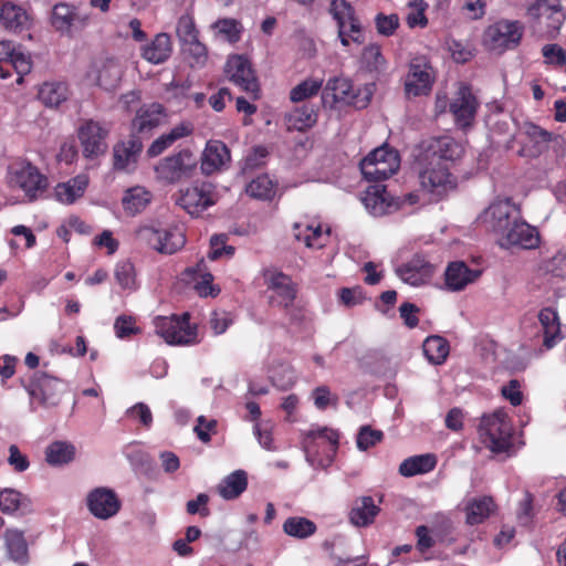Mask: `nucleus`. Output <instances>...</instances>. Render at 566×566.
Masks as SVG:
<instances>
[{"label":"nucleus","instance_id":"f257e3e1","mask_svg":"<svg viewBox=\"0 0 566 566\" xmlns=\"http://www.w3.org/2000/svg\"><path fill=\"white\" fill-rule=\"evenodd\" d=\"M417 160L419 179L423 189L442 196L453 187L448 163L460 159L463 146L450 136L430 137L419 144Z\"/></svg>","mask_w":566,"mask_h":566},{"label":"nucleus","instance_id":"f03ea898","mask_svg":"<svg viewBox=\"0 0 566 566\" xmlns=\"http://www.w3.org/2000/svg\"><path fill=\"white\" fill-rule=\"evenodd\" d=\"M480 437L493 453L507 452L512 448V426L507 415L496 410L483 416L479 426Z\"/></svg>","mask_w":566,"mask_h":566},{"label":"nucleus","instance_id":"7ed1b4c3","mask_svg":"<svg viewBox=\"0 0 566 566\" xmlns=\"http://www.w3.org/2000/svg\"><path fill=\"white\" fill-rule=\"evenodd\" d=\"M528 15L538 27L541 35L555 40L566 20V9L562 0H535L527 9Z\"/></svg>","mask_w":566,"mask_h":566},{"label":"nucleus","instance_id":"20e7f679","mask_svg":"<svg viewBox=\"0 0 566 566\" xmlns=\"http://www.w3.org/2000/svg\"><path fill=\"white\" fill-rule=\"evenodd\" d=\"M399 155L387 145L371 150L359 164L361 175L367 181H382L391 177L399 168Z\"/></svg>","mask_w":566,"mask_h":566},{"label":"nucleus","instance_id":"39448f33","mask_svg":"<svg viewBox=\"0 0 566 566\" xmlns=\"http://www.w3.org/2000/svg\"><path fill=\"white\" fill-rule=\"evenodd\" d=\"M371 98V91L367 87L355 90L352 82L346 77L329 78L323 90L322 101L324 104L343 102L358 109L367 107Z\"/></svg>","mask_w":566,"mask_h":566},{"label":"nucleus","instance_id":"423d86ee","mask_svg":"<svg viewBox=\"0 0 566 566\" xmlns=\"http://www.w3.org/2000/svg\"><path fill=\"white\" fill-rule=\"evenodd\" d=\"M523 33L524 27L520 21L503 19L485 29L483 42L489 50L501 53L517 48Z\"/></svg>","mask_w":566,"mask_h":566},{"label":"nucleus","instance_id":"0eeeda50","mask_svg":"<svg viewBox=\"0 0 566 566\" xmlns=\"http://www.w3.org/2000/svg\"><path fill=\"white\" fill-rule=\"evenodd\" d=\"M88 22V12L82 10L78 6L59 2L52 8L50 23L56 32L63 35L74 36L83 31Z\"/></svg>","mask_w":566,"mask_h":566},{"label":"nucleus","instance_id":"6e6552de","mask_svg":"<svg viewBox=\"0 0 566 566\" xmlns=\"http://www.w3.org/2000/svg\"><path fill=\"white\" fill-rule=\"evenodd\" d=\"M197 167V158L188 149H181L177 154L167 156L158 161L155 171L159 179L167 184H176L182 178L191 176Z\"/></svg>","mask_w":566,"mask_h":566},{"label":"nucleus","instance_id":"1a4fd4ad","mask_svg":"<svg viewBox=\"0 0 566 566\" xmlns=\"http://www.w3.org/2000/svg\"><path fill=\"white\" fill-rule=\"evenodd\" d=\"M25 389L31 398L39 400L43 407L51 408L60 403L66 385L44 371H35Z\"/></svg>","mask_w":566,"mask_h":566},{"label":"nucleus","instance_id":"9d476101","mask_svg":"<svg viewBox=\"0 0 566 566\" xmlns=\"http://www.w3.org/2000/svg\"><path fill=\"white\" fill-rule=\"evenodd\" d=\"M188 319V313H185L181 319L176 317H157V334L171 345L195 344L197 331L195 326L189 325Z\"/></svg>","mask_w":566,"mask_h":566},{"label":"nucleus","instance_id":"9b49d317","mask_svg":"<svg viewBox=\"0 0 566 566\" xmlns=\"http://www.w3.org/2000/svg\"><path fill=\"white\" fill-rule=\"evenodd\" d=\"M224 72L229 80L247 93L256 98L259 83L251 62L244 55H232L228 59Z\"/></svg>","mask_w":566,"mask_h":566},{"label":"nucleus","instance_id":"f8f14e48","mask_svg":"<svg viewBox=\"0 0 566 566\" xmlns=\"http://www.w3.org/2000/svg\"><path fill=\"white\" fill-rule=\"evenodd\" d=\"M213 186L202 182L180 191L176 203L191 216H199L202 211L214 205Z\"/></svg>","mask_w":566,"mask_h":566},{"label":"nucleus","instance_id":"ddd939ff","mask_svg":"<svg viewBox=\"0 0 566 566\" xmlns=\"http://www.w3.org/2000/svg\"><path fill=\"white\" fill-rule=\"evenodd\" d=\"M86 505L96 518L108 520L119 512L122 503L114 490L101 486L87 494Z\"/></svg>","mask_w":566,"mask_h":566},{"label":"nucleus","instance_id":"4468645a","mask_svg":"<svg viewBox=\"0 0 566 566\" xmlns=\"http://www.w3.org/2000/svg\"><path fill=\"white\" fill-rule=\"evenodd\" d=\"M431 67L424 59H415L409 65L405 81V92L408 97L428 95L433 84Z\"/></svg>","mask_w":566,"mask_h":566},{"label":"nucleus","instance_id":"2eb2a0df","mask_svg":"<svg viewBox=\"0 0 566 566\" xmlns=\"http://www.w3.org/2000/svg\"><path fill=\"white\" fill-rule=\"evenodd\" d=\"M107 129L97 122L87 120L78 128V139L85 158H96L107 149Z\"/></svg>","mask_w":566,"mask_h":566},{"label":"nucleus","instance_id":"dca6fc26","mask_svg":"<svg viewBox=\"0 0 566 566\" xmlns=\"http://www.w3.org/2000/svg\"><path fill=\"white\" fill-rule=\"evenodd\" d=\"M12 182L21 188L29 200L41 196L48 187V179L30 163L21 164L13 171Z\"/></svg>","mask_w":566,"mask_h":566},{"label":"nucleus","instance_id":"f3484780","mask_svg":"<svg viewBox=\"0 0 566 566\" xmlns=\"http://www.w3.org/2000/svg\"><path fill=\"white\" fill-rule=\"evenodd\" d=\"M501 235L500 243L505 248L516 245L523 249H532L538 243L536 229L518 218L514 219L513 223Z\"/></svg>","mask_w":566,"mask_h":566},{"label":"nucleus","instance_id":"a211bd4d","mask_svg":"<svg viewBox=\"0 0 566 566\" xmlns=\"http://www.w3.org/2000/svg\"><path fill=\"white\" fill-rule=\"evenodd\" d=\"M478 102L471 90L467 85H461L455 97L449 105L450 112L454 116L457 124L467 127L473 120L476 113Z\"/></svg>","mask_w":566,"mask_h":566},{"label":"nucleus","instance_id":"6ab92c4d","mask_svg":"<svg viewBox=\"0 0 566 566\" xmlns=\"http://www.w3.org/2000/svg\"><path fill=\"white\" fill-rule=\"evenodd\" d=\"M329 13L337 22V27H346L349 23V32L354 33L352 36L353 42L357 44L364 43L361 34V25L356 15V11L347 0H332L329 4Z\"/></svg>","mask_w":566,"mask_h":566},{"label":"nucleus","instance_id":"aec40b11","mask_svg":"<svg viewBox=\"0 0 566 566\" xmlns=\"http://www.w3.org/2000/svg\"><path fill=\"white\" fill-rule=\"evenodd\" d=\"M432 273V265L423 256L418 254L396 269V274L405 283L412 286L424 284L430 280Z\"/></svg>","mask_w":566,"mask_h":566},{"label":"nucleus","instance_id":"412c9836","mask_svg":"<svg viewBox=\"0 0 566 566\" xmlns=\"http://www.w3.org/2000/svg\"><path fill=\"white\" fill-rule=\"evenodd\" d=\"M491 229L502 234L520 217V211L510 200L493 202L484 212Z\"/></svg>","mask_w":566,"mask_h":566},{"label":"nucleus","instance_id":"4be33fe9","mask_svg":"<svg viewBox=\"0 0 566 566\" xmlns=\"http://www.w3.org/2000/svg\"><path fill=\"white\" fill-rule=\"evenodd\" d=\"M480 275V270L470 269L463 261L451 262L444 271L446 287L451 292L462 291Z\"/></svg>","mask_w":566,"mask_h":566},{"label":"nucleus","instance_id":"5701e85b","mask_svg":"<svg viewBox=\"0 0 566 566\" xmlns=\"http://www.w3.org/2000/svg\"><path fill=\"white\" fill-rule=\"evenodd\" d=\"M230 161V150L221 140H209L201 156L200 169L209 176Z\"/></svg>","mask_w":566,"mask_h":566},{"label":"nucleus","instance_id":"b1692460","mask_svg":"<svg viewBox=\"0 0 566 566\" xmlns=\"http://www.w3.org/2000/svg\"><path fill=\"white\" fill-rule=\"evenodd\" d=\"M182 275L187 283H193V287L200 296H217L220 292V289L212 285L213 275L208 271L203 259L195 266L187 268Z\"/></svg>","mask_w":566,"mask_h":566},{"label":"nucleus","instance_id":"393cba45","mask_svg":"<svg viewBox=\"0 0 566 566\" xmlns=\"http://www.w3.org/2000/svg\"><path fill=\"white\" fill-rule=\"evenodd\" d=\"M143 149L139 137L132 135L127 142L114 146V168L117 170H130L135 167L138 156Z\"/></svg>","mask_w":566,"mask_h":566},{"label":"nucleus","instance_id":"a878e982","mask_svg":"<svg viewBox=\"0 0 566 566\" xmlns=\"http://www.w3.org/2000/svg\"><path fill=\"white\" fill-rule=\"evenodd\" d=\"M160 232L161 229L145 226L138 229L137 237L142 242L148 244L154 250L164 254H172L185 245L186 239L184 233H175L171 235L172 241L170 244L163 247Z\"/></svg>","mask_w":566,"mask_h":566},{"label":"nucleus","instance_id":"bb28decb","mask_svg":"<svg viewBox=\"0 0 566 566\" xmlns=\"http://www.w3.org/2000/svg\"><path fill=\"white\" fill-rule=\"evenodd\" d=\"M269 289L272 291L270 302L273 305L289 307L296 297V289L291 279L283 273H274L269 281Z\"/></svg>","mask_w":566,"mask_h":566},{"label":"nucleus","instance_id":"cd10ccee","mask_svg":"<svg viewBox=\"0 0 566 566\" xmlns=\"http://www.w3.org/2000/svg\"><path fill=\"white\" fill-rule=\"evenodd\" d=\"M525 135L528 138V144H525L520 150L521 157H537L548 147L552 140V134L535 124H527L525 127Z\"/></svg>","mask_w":566,"mask_h":566},{"label":"nucleus","instance_id":"c85d7f7f","mask_svg":"<svg viewBox=\"0 0 566 566\" xmlns=\"http://www.w3.org/2000/svg\"><path fill=\"white\" fill-rule=\"evenodd\" d=\"M165 108L159 103L145 105L137 111L133 120V129L139 134L149 133L163 124Z\"/></svg>","mask_w":566,"mask_h":566},{"label":"nucleus","instance_id":"c756f323","mask_svg":"<svg viewBox=\"0 0 566 566\" xmlns=\"http://www.w3.org/2000/svg\"><path fill=\"white\" fill-rule=\"evenodd\" d=\"M380 507L375 503L371 496L357 497L349 511V521L357 527H366L374 523L379 514Z\"/></svg>","mask_w":566,"mask_h":566},{"label":"nucleus","instance_id":"7c9ffc66","mask_svg":"<svg viewBox=\"0 0 566 566\" xmlns=\"http://www.w3.org/2000/svg\"><path fill=\"white\" fill-rule=\"evenodd\" d=\"M0 22L3 28L14 33L28 30L31 20L27 11L12 2H6L0 10Z\"/></svg>","mask_w":566,"mask_h":566},{"label":"nucleus","instance_id":"2f4dec72","mask_svg":"<svg viewBox=\"0 0 566 566\" xmlns=\"http://www.w3.org/2000/svg\"><path fill=\"white\" fill-rule=\"evenodd\" d=\"M392 197L385 186L374 185L368 187L364 203L374 216H382L394 211Z\"/></svg>","mask_w":566,"mask_h":566},{"label":"nucleus","instance_id":"473e14b6","mask_svg":"<svg viewBox=\"0 0 566 566\" xmlns=\"http://www.w3.org/2000/svg\"><path fill=\"white\" fill-rule=\"evenodd\" d=\"M538 321L544 331L543 345L551 349L563 339L558 314L552 307H544L538 313Z\"/></svg>","mask_w":566,"mask_h":566},{"label":"nucleus","instance_id":"72a5a7b5","mask_svg":"<svg viewBox=\"0 0 566 566\" xmlns=\"http://www.w3.org/2000/svg\"><path fill=\"white\" fill-rule=\"evenodd\" d=\"M193 127L190 123L182 122L170 129L169 133L160 135L156 138L149 148L147 155L156 157L163 154L166 149L171 147L177 140L191 135Z\"/></svg>","mask_w":566,"mask_h":566},{"label":"nucleus","instance_id":"f704fd0d","mask_svg":"<svg viewBox=\"0 0 566 566\" xmlns=\"http://www.w3.org/2000/svg\"><path fill=\"white\" fill-rule=\"evenodd\" d=\"M4 542L9 559L19 565L29 563L28 543L22 531L7 530Z\"/></svg>","mask_w":566,"mask_h":566},{"label":"nucleus","instance_id":"c9c22d12","mask_svg":"<svg viewBox=\"0 0 566 566\" xmlns=\"http://www.w3.org/2000/svg\"><path fill=\"white\" fill-rule=\"evenodd\" d=\"M248 486V474L243 470H237L227 475L217 486L219 495L224 500L239 497Z\"/></svg>","mask_w":566,"mask_h":566},{"label":"nucleus","instance_id":"e433bc0d","mask_svg":"<svg viewBox=\"0 0 566 566\" xmlns=\"http://www.w3.org/2000/svg\"><path fill=\"white\" fill-rule=\"evenodd\" d=\"M76 449L69 441H53L45 448V461L51 467H63L75 458Z\"/></svg>","mask_w":566,"mask_h":566},{"label":"nucleus","instance_id":"4c0bfd02","mask_svg":"<svg viewBox=\"0 0 566 566\" xmlns=\"http://www.w3.org/2000/svg\"><path fill=\"white\" fill-rule=\"evenodd\" d=\"M0 511L4 514H27L31 512V501L14 489H4L0 492Z\"/></svg>","mask_w":566,"mask_h":566},{"label":"nucleus","instance_id":"58836bf2","mask_svg":"<svg viewBox=\"0 0 566 566\" xmlns=\"http://www.w3.org/2000/svg\"><path fill=\"white\" fill-rule=\"evenodd\" d=\"M88 185V178L85 175H78L67 182L59 184L55 187V197L63 203H73L82 197Z\"/></svg>","mask_w":566,"mask_h":566},{"label":"nucleus","instance_id":"ea45409f","mask_svg":"<svg viewBox=\"0 0 566 566\" xmlns=\"http://www.w3.org/2000/svg\"><path fill=\"white\" fill-rule=\"evenodd\" d=\"M324 438L332 444L333 452H336L338 446V433L327 427H323L316 430H310L303 441V449L305 452L306 461L314 465L315 462V439Z\"/></svg>","mask_w":566,"mask_h":566},{"label":"nucleus","instance_id":"a19ab883","mask_svg":"<svg viewBox=\"0 0 566 566\" xmlns=\"http://www.w3.org/2000/svg\"><path fill=\"white\" fill-rule=\"evenodd\" d=\"M286 120L289 129L304 132L315 125L317 114L312 105L303 104L291 111L286 116Z\"/></svg>","mask_w":566,"mask_h":566},{"label":"nucleus","instance_id":"79ce46f5","mask_svg":"<svg viewBox=\"0 0 566 566\" xmlns=\"http://www.w3.org/2000/svg\"><path fill=\"white\" fill-rule=\"evenodd\" d=\"M437 464L436 457L433 454H420L410 457L403 460L399 465V473L402 476H413L430 472Z\"/></svg>","mask_w":566,"mask_h":566},{"label":"nucleus","instance_id":"37998d69","mask_svg":"<svg viewBox=\"0 0 566 566\" xmlns=\"http://www.w3.org/2000/svg\"><path fill=\"white\" fill-rule=\"evenodd\" d=\"M171 53L170 36L167 33H159L155 36L151 44L143 50V56L147 61L159 64L165 62Z\"/></svg>","mask_w":566,"mask_h":566},{"label":"nucleus","instance_id":"c03bdc74","mask_svg":"<svg viewBox=\"0 0 566 566\" xmlns=\"http://www.w3.org/2000/svg\"><path fill=\"white\" fill-rule=\"evenodd\" d=\"M122 75L120 64L114 59H108L98 71L97 83L105 91H114L118 87Z\"/></svg>","mask_w":566,"mask_h":566},{"label":"nucleus","instance_id":"a18cd8bd","mask_svg":"<svg viewBox=\"0 0 566 566\" xmlns=\"http://www.w3.org/2000/svg\"><path fill=\"white\" fill-rule=\"evenodd\" d=\"M67 96L66 84L60 82L44 83L38 94L39 99L48 107H57L67 99Z\"/></svg>","mask_w":566,"mask_h":566},{"label":"nucleus","instance_id":"49530a36","mask_svg":"<svg viewBox=\"0 0 566 566\" xmlns=\"http://www.w3.org/2000/svg\"><path fill=\"white\" fill-rule=\"evenodd\" d=\"M423 354L433 365H441L449 355V343L441 336L427 337L423 343Z\"/></svg>","mask_w":566,"mask_h":566},{"label":"nucleus","instance_id":"de8ad7c7","mask_svg":"<svg viewBox=\"0 0 566 566\" xmlns=\"http://www.w3.org/2000/svg\"><path fill=\"white\" fill-rule=\"evenodd\" d=\"M493 509L494 503L490 496L472 500L465 507L467 523L470 525L482 523L486 517H489Z\"/></svg>","mask_w":566,"mask_h":566},{"label":"nucleus","instance_id":"09e8293b","mask_svg":"<svg viewBox=\"0 0 566 566\" xmlns=\"http://www.w3.org/2000/svg\"><path fill=\"white\" fill-rule=\"evenodd\" d=\"M150 201V195L144 188L135 187L126 191L123 207L130 214L139 213Z\"/></svg>","mask_w":566,"mask_h":566},{"label":"nucleus","instance_id":"8fccbe9b","mask_svg":"<svg viewBox=\"0 0 566 566\" xmlns=\"http://www.w3.org/2000/svg\"><path fill=\"white\" fill-rule=\"evenodd\" d=\"M283 531L292 537L306 538L316 532V525L306 517L294 516L284 522Z\"/></svg>","mask_w":566,"mask_h":566},{"label":"nucleus","instance_id":"3c124183","mask_svg":"<svg viewBox=\"0 0 566 566\" xmlns=\"http://www.w3.org/2000/svg\"><path fill=\"white\" fill-rule=\"evenodd\" d=\"M245 192L259 200H271L274 195V186L268 175H261L253 179L245 188Z\"/></svg>","mask_w":566,"mask_h":566},{"label":"nucleus","instance_id":"603ef678","mask_svg":"<svg viewBox=\"0 0 566 566\" xmlns=\"http://www.w3.org/2000/svg\"><path fill=\"white\" fill-rule=\"evenodd\" d=\"M8 65L15 71L18 74L17 83L21 84L23 76L29 74L32 70L31 55L25 52L21 45H18Z\"/></svg>","mask_w":566,"mask_h":566},{"label":"nucleus","instance_id":"864d4df0","mask_svg":"<svg viewBox=\"0 0 566 566\" xmlns=\"http://www.w3.org/2000/svg\"><path fill=\"white\" fill-rule=\"evenodd\" d=\"M322 87V81L305 80L292 88L290 98L294 103L305 101L316 95Z\"/></svg>","mask_w":566,"mask_h":566},{"label":"nucleus","instance_id":"5fc2aeb1","mask_svg":"<svg viewBox=\"0 0 566 566\" xmlns=\"http://www.w3.org/2000/svg\"><path fill=\"white\" fill-rule=\"evenodd\" d=\"M382 438V431L371 429L370 426H363L357 434V448L360 451H366L380 442Z\"/></svg>","mask_w":566,"mask_h":566},{"label":"nucleus","instance_id":"6e6d98bb","mask_svg":"<svg viewBox=\"0 0 566 566\" xmlns=\"http://www.w3.org/2000/svg\"><path fill=\"white\" fill-rule=\"evenodd\" d=\"M361 62L369 71H379L385 66V57L376 44L366 46L361 54Z\"/></svg>","mask_w":566,"mask_h":566},{"label":"nucleus","instance_id":"4d7b16f0","mask_svg":"<svg viewBox=\"0 0 566 566\" xmlns=\"http://www.w3.org/2000/svg\"><path fill=\"white\" fill-rule=\"evenodd\" d=\"M212 28L224 36L231 43L239 41L240 39V24L234 19H221L212 24Z\"/></svg>","mask_w":566,"mask_h":566},{"label":"nucleus","instance_id":"13d9d810","mask_svg":"<svg viewBox=\"0 0 566 566\" xmlns=\"http://www.w3.org/2000/svg\"><path fill=\"white\" fill-rule=\"evenodd\" d=\"M115 279L123 289L135 286V269L130 261L118 262L115 269Z\"/></svg>","mask_w":566,"mask_h":566},{"label":"nucleus","instance_id":"bf43d9fd","mask_svg":"<svg viewBox=\"0 0 566 566\" xmlns=\"http://www.w3.org/2000/svg\"><path fill=\"white\" fill-rule=\"evenodd\" d=\"M176 32L182 44L198 39V31L196 29L195 22L192 18L187 14L179 18Z\"/></svg>","mask_w":566,"mask_h":566},{"label":"nucleus","instance_id":"052dcab7","mask_svg":"<svg viewBox=\"0 0 566 566\" xmlns=\"http://www.w3.org/2000/svg\"><path fill=\"white\" fill-rule=\"evenodd\" d=\"M377 32L384 36H390L399 27V18L397 14L378 13L375 18Z\"/></svg>","mask_w":566,"mask_h":566},{"label":"nucleus","instance_id":"680f3d73","mask_svg":"<svg viewBox=\"0 0 566 566\" xmlns=\"http://www.w3.org/2000/svg\"><path fill=\"white\" fill-rule=\"evenodd\" d=\"M542 54L546 64L563 66L566 64V50L558 44H545L542 48Z\"/></svg>","mask_w":566,"mask_h":566},{"label":"nucleus","instance_id":"e2e57ef3","mask_svg":"<svg viewBox=\"0 0 566 566\" xmlns=\"http://www.w3.org/2000/svg\"><path fill=\"white\" fill-rule=\"evenodd\" d=\"M114 329L118 338H126L140 332L135 325V318L127 315H120L115 319Z\"/></svg>","mask_w":566,"mask_h":566},{"label":"nucleus","instance_id":"0e129e2a","mask_svg":"<svg viewBox=\"0 0 566 566\" xmlns=\"http://www.w3.org/2000/svg\"><path fill=\"white\" fill-rule=\"evenodd\" d=\"M269 155L268 149L264 146H255L247 155L244 159L243 170H253L260 168L264 164V159Z\"/></svg>","mask_w":566,"mask_h":566},{"label":"nucleus","instance_id":"69168bd1","mask_svg":"<svg viewBox=\"0 0 566 566\" xmlns=\"http://www.w3.org/2000/svg\"><path fill=\"white\" fill-rule=\"evenodd\" d=\"M339 301L347 307H353L361 304L364 301L363 291L359 286L356 287H343L339 291Z\"/></svg>","mask_w":566,"mask_h":566},{"label":"nucleus","instance_id":"338daca9","mask_svg":"<svg viewBox=\"0 0 566 566\" xmlns=\"http://www.w3.org/2000/svg\"><path fill=\"white\" fill-rule=\"evenodd\" d=\"M217 421L214 419L207 420L205 416H199L197 419V426L195 432L200 441L207 443L210 441L209 432L216 433Z\"/></svg>","mask_w":566,"mask_h":566},{"label":"nucleus","instance_id":"774afa93","mask_svg":"<svg viewBox=\"0 0 566 566\" xmlns=\"http://www.w3.org/2000/svg\"><path fill=\"white\" fill-rule=\"evenodd\" d=\"M314 403L317 409L324 410L329 403H336L338 400L337 396H332V392L327 386H318L313 390Z\"/></svg>","mask_w":566,"mask_h":566}]
</instances>
